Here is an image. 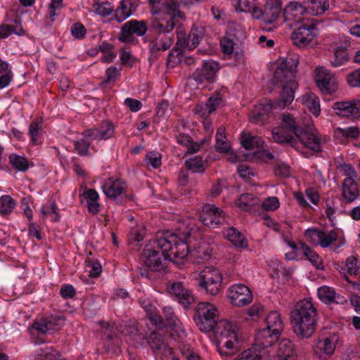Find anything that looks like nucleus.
<instances>
[{
    "mask_svg": "<svg viewBox=\"0 0 360 360\" xmlns=\"http://www.w3.org/2000/svg\"><path fill=\"white\" fill-rule=\"evenodd\" d=\"M190 233H184V238L172 233L157 238L150 246L144 248L142 261L145 269L139 268L141 277L153 278V273H161L167 267V261L183 264L189 252L188 245L184 240Z\"/></svg>",
    "mask_w": 360,
    "mask_h": 360,
    "instance_id": "obj_1",
    "label": "nucleus"
},
{
    "mask_svg": "<svg viewBox=\"0 0 360 360\" xmlns=\"http://www.w3.org/2000/svg\"><path fill=\"white\" fill-rule=\"evenodd\" d=\"M218 310L210 302L199 303L195 309V320L202 332L213 331L217 340V351L221 356L229 357L240 349L236 326L226 319L217 321Z\"/></svg>",
    "mask_w": 360,
    "mask_h": 360,
    "instance_id": "obj_2",
    "label": "nucleus"
},
{
    "mask_svg": "<svg viewBox=\"0 0 360 360\" xmlns=\"http://www.w3.org/2000/svg\"><path fill=\"white\" fill-rule=\"evenodd\" d=\"M271 134L274 141L280 144H289L295 148L298 140L311 150H321L316 131L312 127L302 126L297 119L288 112L281 115L279 125L272 129Z\"/></svg>",
    "mask_w": 360,
    "mask_h": 360,
    "instance_id": "obj_3",
    "label": "nucleus"
},
{
    "mask_svg": "<svg viewBox=\"0 0 360 360\" xmlns=\"http://www.w3.org/2000/svg\"><path fill=\"white\" fill-rule=\"evenodd\" d=\"M293 332L302 338H310L316 330L318 321L317 309L309 300L297 302L290 313Z\"/></svg>",
    "mask_w": 360,
    "mask_h": 360,
    "instance_id": "obj_4",
    "label": "nucleus"
},
{
    "mask_svg": "<svg viewBox=\"0 0 360 360\" xmlns=\"http://www.w3.org/2000/svg\"><path fill=\"white\" fill-rule=\"evenodd\" d=\"M152 6L150 18L152 27L155 31L173 30L184 15L179 9V5L174 0H148Z\"/></svg>",
    "mask_w": 360,
    "mask_h": 360,
    "instance_id": "obj_5",
    "label": "nucleus"
},
{
    "mask_svg": "<svg viewBox=\"0 0 360 360\" xmlns=\"http://www.w3.org/2000/svg\"><path fill=\"white\" fill-rule=\"evenodd\" d=\"M298 84L292 81L283 86L280 98L274 102L269 101L265 104H259L250 112V120L252 123L263 125L267 122L269 113L273 109H283L289 105L295 98V90Z\"/></svg>",
    "mask_w": 360,
    "mask_h": 360,
    "instance_id": "obj_6",
    "label": "nucleus"
},
{
    "mask_svg": "<svg viewBox=\"0 0 360 360\" xmlns=\"http://www.w3.org/2000/svg\"><path fill=\"white\" fill-rule=\"evenodd\" d=\"M266 327L257 331L255 336L257 345L263 348L271 347L279 338L283 328L281 315L278 311H271L266 318Z\"/></svg>",
    "mask_w": 360,
    "mask_h": 360,
    "instance_id": "obj_7",
    "label": "nucleus"
},
{
    "mask_svg": "<svg viewBox=\"0 0 360 360\" xmlns=\"http://www.w3.org/2000/svg\"><path fill=\"white\" fill-rule=\"evenodd\" d=\"M198 286L207 294L217 295L221 290L222 276L219 271L213 266L205 267L198 278Z\"/></svg>",
    "mask_w": 360,
    "mask_h": 360,
    "instance_id": "obj_8",
    "label": "nucleus"
},
{
    "mask_svg": "<svg viewBox=\"0 0 360 360\" xmlns=\"http://www.w3.org/2000/svg\"><path fill=\"white\" fill-rule=\"evenodd\" d=\"M299 56L296 53H289L282 63L277 67L274 72V78L276 82H282L289 79L284 86L292 82V79L297 72V67L299 63ZM297 84V82L294 80Z\"/></svg>",
    "mask_w": 360,
    "mask_h": 360,
    "instance_id": "obj_9",
    "label": "nucleus"
},
{
    "mask_svg": "<svg viewBox=\"0 0 360 360\" xmlns=\"http://www.w3.org/2000/svg\"><path fill=\"white\" fill-rule=\"evenodd\" d=\"M147 31L146 23L143 20H131L125 22L121 27L118 39L127 44L137 43L134 34L142 37Z\"/></svg>",
    "mask_w": 360,
    "mask_h": 360,
    "instance_id": "obj_10",
    "label": "nucleus"
},
{
    "mask_svg": "<svg viewBox=\"0 0 360 360\" xmlns=\"http://www.w3.org/2000/svg\"><path fill=\"white\" fill-rule=\"evenodd\" d=\"M318 34L316 25L314 23H304L291 34L293 44L298 48L309 46Z\"/></svg>",
    "mask_w": 360,
    "mask_h": 360,
    "instance_id": "obj_11",
    "label": "nucleus"
},
{
    "mask_svg": "<svg viewBox=\"0 0 360 360\" xmlns=\"http://www.w3.org/2000/svg\"><path fill=\"white\" fill-rule=\"evenodd\" d=\"M304 237L314 245H320L326 248L338 239V233L335 229L329 231L318 229H309L304 232Z\"/></svg>",
    "mask_w": 360,
    "mask_h": 360,
    "instance_id": "obj_12",
    "label": "nucleus"
},
{
    "mask_svg": "<svg viewBox=\"0 0 360 360\" xmlns=\"http://www.w3.org/2000/svg\"><path fill=\"white\" fill-rule=\"evenodd\" d=\"M150 30L155 36L149 40L148 49L152 56H156L160 51L168 50L173 44V39L167 35L173 30L168 31H155L152 27V22L150 23Z\"/></svg>",
    "mask_w": 360,
    "mask_h": 360,
    "instance_id": "obj_13",
    "label": "nucleus"
},
{
    "mask_svg": "<svg viewBox=\"0 0 360 360\" xmlns=\"http://www.w3.org/2000/svg\"><path fill=\"white\" fill-rule=\"evenodd\" d=\"M315 81L316 86L323 94H332L338 89L336 77L323 67L316 68Z\"/></svg>",
    "mask_w": 360,
    "mask_h": 360,
    "instance_id": "obj_14",
    "label": "nucleus"
},
{
    "mask_svg": "<svg viewBox=\"0 0 360 360\" xmlns=\"http://www.w3.org/2000/svg\"><path fill=\"white\" fill-rule=\"evenodd\" d=\"M231 303L236 307H244L252 301V294L248 287L243 284H234L229 289Z\"/></svg>",
    "mask_w": 360,
    "mask_h": 360,
    "instance_id": "obj_15",
    "label": "nucleus"
},
{
    "mask_svg": "<svg viewBox=\"0 0 360 360\" xmlns=\"http://www.w3.org/2000/svg\"><path fill=\"white\" fill-rule=\"evenodd\" d=\"M65 318L63 316H49L36 321L32 324V329L41 334L52 333L60 329L64 324Z\"/></svg>",
    "mask_w": 360,
    "mask_h": 360,
    "instance_id": "obj_16",
    "label": "nucleus"
},
{
    "mask_svg": "<svg viewBox=\"0 0 360 360\" xmlns=\"http://www.w3.org/2000/svg\"><path fill=\"white\" fill-rule=\"evenodd\" d=\"M200 219L204 225L210 228L217 227L225 220L223 211L214 205L210 204L203 207Z\"/></svg>",
    "mask_w": 360,
    "mask_h": 360,
    "instance_id": "obj_17",
    "label": "nucleus"
},
{
    "mask_svg": "<svg viewBox=\"0 0 360 360\" xmlns=\"http://www.w3.org/2000/svg\"><path fill=\"white\" fill-rule=\"evenodd\" d=\"M332 108L338 116L360 117V101L358 100L335 102Z\"/></svg>",
    "mask_w": 360,
    "mask_h": 360,
    "instance_id": "obj_18",
    "label": "nucleus"
},
{
    "mask_svg": "<svg viewBox=\"0 0 360 360\" xmlns=\"http://www.w3.org/2000/svg\"><path fill=\"white\" fill-rule=\"evenodd\" d=\"M218 70L219 65L217 62L213 60L205 61L203 63L202 68L198 69L194 73V79L199 83L213 82Z\"/></svg>",
    "mask_w": 360,
    "mask_h": 360,
    "instance_id": "obj_19",
    "label": "nucleus"
},
{
    "mask_svg": "<svg viewBox=\"0 0 360 360\" xmlns=\"http://www.w3.org/2000/svg\"><path fill=\"white\" fill-rule=\"evenodd\" d=\"M148 344L156 356H168L172 354V349L164 341L162 335L152 332L147 338Z\"/></svg>",
    "mask_w": 360,
    "mask_h": 360,
    "instance_id": "obj_20",
    "label": "nucleus"
},
{
    "mask_svg": "<svg viewBox=\"0 0 360 360\" xmlns=\"http://www.w3.org/2000/svg\"><path fill=\"white\" fill-rule=\"evenodd\" d=\"M126 188L125 182L120 179H108L102 186L103 193L108 198L112 200L124 195Z\"/></svg>",
    "mask_w": 360,
    "mask_h": 360,
    "instance_id": "obj_21",
    "label": "nucleus"
},
{
    "mask_svg": "<svg viewBox=\"0 0 360 360\" xmlns=\"http://www.w3.org/2000/svg\"><path fill=\"white\" fill-rule=\"evenodd\" d=\"M307 11L306 7L297 1L289 3L283 10V17L290 25L302 20L303 15Z\"/></svg>",
    "mask_w": 360,
    "mask_h": 360,
    "instance_id": "obj_22",
    "label": "nucleus"
},
{
    "mask_svg": "<svg viewBox=\"0 0 360 360\" xmlns=\"http://www.w3.org/2000/svg\"><path fill=\"white\" fill-rule=\"evenodd\" d=\"M281 9V0H267L263 8V20L268 24L275 22L280 15Z\"/></svg>",
    "mask_w": 360,
    "mask_h": 360,
    "instance_id": "obj_23",
    "label": "nucleus"
},
{
    "mask_svg": "<svg viewBox=\"0 0 360 360\" xmlns=\"http://www.w3.org/2000/svg\"><path fill=\"white\" fill-rule=\"evenodd\" d=\"M342 186V196L347 202H352L359 197V191L355 179L345 178Z\"/></svg>",
    "mask_w": 360,
    "mask_h": 360,
    "instance_id": "obj_24",
    "label": "nucleus"
},
{
    "mask_svg": "<svg viewBox=\"0 0 360 360\" xmlns=\"http://www.w3.org/2000/svg\"><path fill=\"white\" fill-rule=\"evenodd\" d=\"M333 338H326L319 340L314 348V354L319 358L326 359L333 354L335 349V341Z\"/></svg>",
    "mask_w": 360,
    "mask_h": 360,
    "instance_id": "obj_25",
    "label": "nucleus"
},
{
    "mask_svg": "<svg viewBox=\"0 0 360 360\" xmlns=\"http://www.w3.org/2000/svg\"><path fill=\"white\" fill-rule=\"evenodd\" d=\"M134 11L131 0H122L115 10V18L118 22H122L130 17Z\"/></svg>",
    "mask_w": 360,
    "mask_h": 360,
    "instance_id": "obj_26",
    "label": "nucleus"
},
{
    "mask_svg": "<svg viewBox=\"0 0 360 360\" xmlns=\"http://www.w3.org/2000/svg\"><path fill=\"white\" fill-rule=\"evenodd\" d=\"M264 349L257 345V341L254 345L240 353L234 360H262L265 354Z\"/></svg>",
    "mask_w": 360,
    "mask_h": 360,
    "instance_id": "obj_27",
    "label": "nucleus"
},
{
    "mask_svg": "<svg viewBox=\"0 0 360 360\" xmlns=\"http://www.w3.org/2000/svg\"><path fill=\"white\" fill-rule=\"evenodd\" d=\"M305 5L307 11L312 15H321L329 8L328 0H307Z\"/></svg>",
    "mask_w": 360,
    "mask_h": 360,
    "instance_id": "obj_28",
    "label": "nucleus"
},
{
    "mask_svg": "<svg viewBox=\"0 0 360 360\" xmlns=\"http://www.w3.org/2000/svg\"><path fill=\"white\" fill-rule=\"evenodd\" d=\"M240 143L246 150L259 149L264 145L262 137L253 136L249 132H243L241 134Z\"/></svg>",
    "mask_w": 360,
    "mask_h": 360,
    "instance_id": "obj_29",
    "label": "nucleus"
},
{
    "mask_svg": "<svg viewBox=\"0 0 360 360\" xmlns=\"http://www.w3.org/2000/svg\"><path fill=\"white\" fill-rule=\"evenodd\" d=\"M225 235L227 239L236 247L240 248H245L248 247V241L245 237L235 228H229Z\"/></svg>",
    "mask_w": 360,
    "mask_h": 360,
    "instance_id": "obj_30",
    "label": "nucleus"
},
{
    "mask_svg": "<svg viewBox=\"0 0 360 360\" xmlns=\"http://www.w3.org/2000/svg\"><path fill=\"white\" fill-rule=\"evenodd\" d=\"M205 29L201 26H193L187 37V46L188 50H193L200 43L205 36Z\"/></svg>",
    "mask_w": 360,
    "mask_h": 360,
    "instance_id": "obj_31",
    "label": "nucleus"
},
{
    "mask_svg": "<svg viewBox=\"0 0 360 360\" xmlns=\"http://www.w3.org/2000/svg\"><path fill=\"white\" fill-rule=\"evenodd\" d=\"M139 302L150 321L155 326H160L163 323V317L156 314V307L146 300H141Z\"/></svg>",
    "mask_w": 360,
    "mask_h": 360,
    "instance_id": "obj_32",
    "label": "nucleus"
},
{
    "mask_svg": "<svg viewBox=\"0 0 360 360\" xmlns=\"http://www.w3.org/2000/svg\"><path fill=\"white\" fill-rule=\"evenodd\" d=\"M278 359H297L294 352L293 345L288 339H283L278 345L277 352Z\"/></svg>",
    "mask_w": 360,
    "mask_h": 360,
    "instance_id": "obj_33",
    "label": "nucleus"
},
{
    "mask_svg": "<svg viewBox=\"0 0 360 360\" xmlns=\"http://www.w3.org/2000/svg\"><path fill=\"white\" fill-rule=\"evenodd\" d=\"M349 42L345 41L343 46H338L334 50V58L331 60L330 63L333 67H339L345 63L349 60V54L347 47Z\"/></svg>",
    "mask_w": 360,
    "mask_h": 360,
    "instance_id": "obj_34",
    "label": "nucleus"
},
{
    "mask_svg": "<svg viewBox=\"0 0 360 360\" xmlns=\"http://www.w3.org/2000/svg\"><path fill=\"white\" fill-rule=\"evenodd\" d=\"M300 249L302 251V254L308 259L311 264H313L317 269L322 268V259L315 251H314L302 242H300Z\"/></svg>",
    "mask_w": 360,
    "mask_h": 360,
    "instance_id": "obj_35",
    "label": "nucleus"
},
{
    "mask_svg": "<svg viewBox=\"0 0 360 360\" xmlns=\"http://www.w3.org/2000/svg\"><path fill=\"white\" fill-rule=\"evenodd\" d=\"M302 102L309 111L316 116L320 112V105L319 98L312 93H308L303 96Z\"/></svg>",
    "mask_w": 360,
    "mask_h": 360,
    "instance_id": "obj_36",
    "label": "nucleus"
},
{
    "mask_svg": "<svg viewBox=\"0 0 360 360\" xmlns=\"http://www.w3.org/2000/svg\"><path fill=\"white\" fill-rule=\"evenodd\" d=\"M215 148L220 153H226L230 149V146L226 142L224 127H221L217 129Z\"/></svg>",
    "mask_w": 360,
    "mask_h": 360,
    "instance_id": "obj_37",
    "label": "nucleus"
},
{
    "mask_svg": "<svg viewBox=\"0 0 360 360\" xmlns=\"http://www.w3.org/2000/svg\"><path fill=\"white\" fill-rule=\"evenodd\" d=\"M99 325L103 332L106 334V338L109 341H111L114 345L118 346L120 340L117 335L114 333L115 326L114 324H111L109 322H105L101 321L99 322Z\"/></svg>",
    "mask_w": 360,
    "mask_h": 360,
    "instance_id": "obj_38",
    "label": "nucleus"
},
{
    "mask_svg": "<svg viewBox=\"0 0 360 360\" xmlns=\"http://www.w3.org/2000/svg\"><path fill=\"white\" fill-rule=\"evenodd\" d=\"M9 161L15 169L20 172H25L29 167L28 160L25 158L16 154L10 155Z\"/></svg>",
    "mask_w": 360,
    "mask_h": 360,
    "instance_id": "obj_39",
    "label": "nucleus"
},
{
    "mask_svg": "<svg viewBox=\"0 0 360 360\" xmlns=\"http://www.w3.org/2000/svg\"><path fill=\"white\" fill-rule=\"evenodd\" d=\"M34 360H62L60 354L52 347L41 349L40 352L34 356Z\"/></svg>",
    "mask_w": 360,
    "mask_h": 360,
    "instance_id": "obj_40",
    "label": "nucleus"
},
{
    "mask_svg": "<svg viewBox=\"0 0 360 360\" xmlns=\"http://www.w3.org/2000/svg\"><path fill=\"white\" fill-rule=\"evenodd\" d=\"M0 214L2 216L9 214L15 207L14 200L9 195H3L0 198Z\"/></svg>",
    "mask_w": 360,
    "mask_h": 360,
    "instance_id": "obj_41",
    "label": "nucleus"
},
{
    "mask_svg": "<svg viewBox=\"0 0 360 360\" xmlns=\"http://www.w3.org/2000/svg\"><path fill=\"white\" fill-rule=\"evenodd\" d=\"M96 13L102 16L110 15L114 11V7L111 3L108 1L98 2L96 1L93 5Z\"/></svg>",
    "mask_w": 360,
    "mask_h": 360,
    "instance_id": "obj_42",
    "label": "nucleus"
},
{
    "mask_svg": "<svg viewBox=\"0 0 360 360\" xmlns=\"http://www.w3.org/2000/svg\"><path fill=\"white\" fill-rule=\"evenodd\" d=\"M318 297L323 302L330 304L334 300L335 292L332 288L322 286L318 289Z\"/></svg>",
    "mask_w": 360,
    "mask_h": 360,
    "instance_id": "obj_43",
    "label": "nucleus"
},
{
    "mask_svg": "<svg viewBox=\"0 0 360 360\" xmlns=\"http://www.w3.org/2000/svg\"><path fill=\"white\" fill-rule=\"evenodd\" d=\"M99 136L101 140H107L112 136L115 129L113 124L110 122H102L98 127Z\"/></svg>",
    "mask_w": 360,
    "mask_h": 360,
    "instance_id": "obj_44",
    "label": "nucleus"
},
{
    "mask_svg": "<svg viewBox=\"0 0 360 360\" xmlns=\"http://www.w3.org/2000/svg\"><path fill=\"white\" fill-rule=\"evenodd\" d=\"M42 119L38 117L32 121L29 127V134L31 136V139L34 143H37L38 136L40 134L41 129Z\"/></svg>",
    "mask_w": 360,
    "mask_h": 360,
    "instance_id": "obj_45",
    "label": "nucleus"
},
{
    "mask_svg": "<svg viewBox=\"0 0 360 360\" xmlns=\"http://www.w3.org/2000/svg\"><path fill=\"white\" fill-rule=\"evenodd\" d=\"M210 248L205 245L195 248L193 251L191 252V254L192 257L198 259V262H200L210 258Z\"/></svg>",
    "mask_w": 360,
    "mask_h": 360,
    "instance_id": "obj_46",
    "label": "nucleus"
},
{
    "mask_svg": "<svg viewBox=\"0 0 360 360\" xmlns=\"http://www.w3.org/2000/svg\"><path fill=\"white\" fill-rule=\"evenodd\" d=\"M257 199L251 193H245L240 196L237 200V205L241 209L245 210L249 206L256 205Z\"/></svg>",
    "mask_w": 360,
    "mask_h": 360,
    "instance_id": "obj_47",
    "label": "nucleus"
},
{
    "mask_svg": "<svg viewBox=\"0 0 360 360\" xmlns=\"http://www.w3.org/2000/svg\"><path fill=\"white\" fill-rule=\"evenodd\" d=\"M186 165L188 169L192 170L193 172H204L202 160L199 156L186 160Z\"/></svg>",
    "mask_w": 360,
    "mask_h": 360,
    "instance_id": "obj_48",
    "label": "nucleus"
},
{
    "mask_svg": "<svg viewBox=\"0 0 360 360\" xmlns=\"http://www.w3.org/2000/svg\"><path fill=\"white\" fill-rule=\"evenodd\" d=\"M75 149L77 153L82 156L86 155L90 147V142L84 137L75 142Z\"/></svg>",
    "mask_w": 360,
    "mask_h": 360,
    "instance_id": "obj_49",
    "label": "nucleus"
},
{
    "mask_svg": "<svg viewBox=\"0 0 360 360\" xmlns=\"http://www.w3.org/2000/svg\"><path fill=\"white\" fill-rule=\"evenodd\" d=\"M274 171L277 176L286 178L290 176V168L284 162L278 163L274 167Z\"/></svg>",
    "mask_w": 360,
    "mask_h": 360,
    "instance_id": "obj_50",
    "label": "nucleus"
},
{
    "mask_svg": "<svg viewBox=\"0 0 360 360\" xmlns=\"http://www.w3.org/2000/svg\"><path fill=\"white\" fill-rule=\"evenodd\" d=\"M235 8L237 11L250 12L255 6V0H235Z\"/></svg>",
    "mask_w": 360,
    "mask_h": 360,
    "instance_id": "obj_51",
    "label": "nucleus"
},
{
    "mask_svg": "<svg viewBox=\"0 0 360 360\" xmlns=\"http://www.w3.org/2000/svg\"><path fill=\"white\" fill-rule=\"evenodd\" d=\"M179 302L185 307H188L195 302V297L189 289H186L177 298Z\"/></svg>",
    "mask_w": 360,
    "mask_h": 360,
    "instance_id": "obj_52",
    "label": "nucleus"
},
{
    "mask_svg": "<svg viewBox=\"0 0 360 360\" xmlns=\"http://www.w3.org/2000/svg\"><path fill=\"white\" fill-rule=\"evenodd\" d=\"M162 314H163V316H164L165 321H167V323L165 324H164V323H163L160 326H164V325L171 326V325L175 323L176 317L174 314L173 309L171 307H163L162 308Z\"/></svg>",
    "mask_w": 360,
    "mask_h": 360,
    "instance_id": "obj_53",
    "label": "nucleus"
},
{
    "mask_svg": "<svg viewBox=\"0 0 360 360\" xmlns=\"http://www.w3.org/2000/svg\"><path fill=\"white\" fill-rule=\"evenodd\" d=\"M347 271L350 275H356L359 273L357 259L354 256L349 257L346 260Z\"/></svg>",
    "mask_w": 360,
    "mask_h": 360,
    "instance_id": "obj_54",
    "label": "nucleus"
},
{
    "mask_svg": "<svg viewBox=\"0 0 360 360\" xmlns=\"http://www.w3.org/2000/svg\"><path fill=\"white\" fill-rule=\"evenodd\" d=\"M146 160L148 164L152 165L154 168H158L161 165V155L158 153H148L146 155Z\"/></svg>",
    "mask_w": 360,
    "mask_h": 360,
    "instance_id": "obj_55",
    "label": "nucleus"
},
{
    "mask_svg": "<svg viewBox=\"0 0 360 360\" xmlns=\"http://www.w3.org/2000/svg\"><path fill=\"white\" fill-rule=\"evenodd\" d=\"M71 33L75 38L82 39L86 34V29L82 23L77 22L71 27Z\"/></svg>",
    "mask_w": 360,
    "mask_h": 360,
    "instance_id": "obj_56",
    "label": "nucleus"
},
{
    "mask_svg": "<svg viewBox=\"0 0 360 360\" xmlns=\"http://www.w3.org/2000/svg\"><path fill=\"white\" fill-rule=\"evenodd\" d=\"M279 207V201L276 197H269L262 202V207L266 210L274 211Z\"/></svg>",
    "mask_w": 360,
    "mask_h": 360,
    "instance_id": "obj_57",
    "label": "nucleus"
},
{
    "mask_svg": "<svg viewBox=\"0 0 360 360\" xmlns=\"http://www.w3.org/2000/svg\"><path fill=\"white\" fill-rule=\"evenodd\" d=\"M186 288L183 285V284L180 282H174L172 283L170 286L168 287L169 292L174 296L176 299L180 296V295L184 292V291Z\"/></svg>",
    "mask_w": 360,
    "mask_h": 360,
    "instance_id": "obj_58",
    "label": "nucleus"
},
{
    "mask_svg": "<svg viewBox=\"0 0 360 360\" xmlns=\"http://www.w3.org/2000/svg\"><path fill=\"white\" fill-rule=\"evenodd\" d=\"M222 52L224 54L230 55L233 53L234 43L233 40L228 38H223L220 41Z\"/></svg>",
    "mask_w": 360,
    "mask_h": 360,
    "instance_id": "obj_59",
    "label": "nucleus"
},
{
    "mask_svg": "<svg viewBox=\"0 0 360 360\" xmlns=\"http://www.w3.org/2000/svg\"><path fill=\"white\" fill-rule=\"evenodd\" d=\"M347 82L352 87L360 86V68L348 75Z\"/></svg>",
    "mask_w": 360,
    "mask_h": 360,
    "instance_id": "obj_60",
    "label": "nucleus"
},
{
    "mask_svg": "<svg viewBox=\"0 0 360 360\" xmlns=\"http://www.w3.org/2000/svg\"><path fill=\"white\" fill-rule=\"evenodd\" d=\"M341 171L345 178H351L352 179H356L357 178V173L351 165L343 164L340 165Z\"/></svg>",
    "mask_w": 360,
    "mask_h": 360,
    "instance_id": "obj_61",
    "label": "nucleus"
},
{
    "mask_svg": "<svg viewBox=\"0 0 360 360\" xmlns=\"http://www.w3.org/2000/svg\"><path fill=\"white\" fill-rule=\"evenodd\" d=\"M194 112L202 117H207L211 114L207 103H198L194 108Z\"/></svg>",
    "mask_w": 360,
    "mask_h": 360,
    "instance_id": "obj_62",
    "label": "nucleus"
},
{
    "mask_svg": "<svg viewBox=\"0 0 360 360\" xmlns=\"http://www.w3.org/2000/svg\"><path fill=\"white\" fill-rule=\"evenodd\" d=\"M106 79L103 82L107 83L110 82H115L120 76L119 70L115 67H110L106 70Z\"/></svg>",
    "mask_w": 360,
    "mask_h": 360,
    "instance_id": "obj_63",
    "label": "nucleus"
},
{
    "mask_svg": "<svg viewBox=\"0 0 360 360\" xmlns=\"http://www.w3.org/2000/svg\"><path fill=\"white\" fill-rule=\"evenodd\" d=\"M83 136L87 140H101L99 136V131H98L97 127H94L92 129H85L82 133Z\"/></svg>",
    "mask_w": 360,
    "mask_h": 360,
    "instance_id": "obj_64",
    "label": "nucleus"
}]
</instances>
